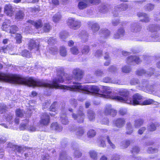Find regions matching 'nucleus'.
<instances>
[{"mask_svg":"<svg viewBox=\"0 0 160 160\" xmlns=\"http://www.w3.org/2000/svg\"><path fill=\"white\" fill-rule=\"evenodd\" d=\"M89 51V47L88 46H84L82 49V52L83 54H87Z\"/></svg>","mask_w":160,"mask_h":160,"instance_id":"nucleus-56","label":"nucleus"},{"mask_svg":"<svg viewBox=\"0 0 160 160\" xmlns=\"http://www.w3.org/2000/svg\"><path fill=\"white\" fill-rule=\"evenodd\" d=\"M8 147L12 148V149L16 152H22L25 151L26 149L25 148L14 145H12V144L11 143H8Z\"/></svg>","mask_w":160,"mask_h":160,"instance_id":"nucleus-13","label":"nucleus"},{"mask_svg":"<svg viewBox=\"0 0 160 160\" xmlns=\"http://www.w3.org/2000/svg\"><path fill=\"white\" fill-rule=\"evenodd\" d=\"M154 88L153 86L152 85H148L147 87H146V92H147L149 93L152 92L154 91Z\"/></svg>","mask_w":160,"mask_h":160,"instance_id":"nucleus-50","label":"nucleus"},{"mask_svg":"<svg viewBox=\"0 0 160 160\" xmlns=\"http://www.w3.org/2000/svg\"><path fill=\"white\" fill-rule=\"evenodd\" d=\"M72 73L77 80H80L82 78L83 72L81 69L79 68L75 69L73 70Z\"/></svg>","mask_w":160,"mask_h":160,"instance_id":"nucleus-16","label":"nucleus"},{"mask_svg":"<svg viewBox=\"0 0 160 160\" xmlns=\"http://www.w3.org/2000/svg\"><path fill=\"white\" fill-rule=\"evenodd\" d=\"M140 151L139 148L138 146H134L132 148V153H138Z\"/></svg>","mask_w":160,"mask_h":160,"instance_id":"nucleus-63","label":"nucleus"},{"mask_svg":"<svg viewBox=\"0 0 160 160\" xmlns=\"http://www.w3.org/2000/svg\"><path fill=\"white\" fill-rule=\"evenodd\" d=\"M22 38L21 34H16L15 38L17 43H20L22 42Z\"/></svg>","mask_w":160,"mask_h":160,"instance_id":"nucleus-53","label":"nucleus"},{"mask_svg":"<svg viewBox=\"0 0 160 160\" xmlns=\"http://www.w3.org/2000/svg\"><path fill=\"white\" fill-rule=\"evenodd\" d=\"M59 52L60 55L62 57H65L67 54L66 48L63 46L60 47Z\"/></svg>","mask_w":160,"mask_h":160,"instance_id":"nucleus-32","label":"nucleus"},{"mask_svg":"<svg viewBox=\"0 0 160 160\" xmlns=\"http://www.w3.org/2000/svg\"><path fill=\"white\" fill-rule=\"evenodd\" d=\"M128 8V6L126 4H122L121 5H118L114 8L113 11V16L114 17H117L118 16L119 13L120 12L125 10Z\"/></svg>","mask_w":160,"mask_h":160,"instance_id":"nucleus-6","label":"nucleus"},{"mask_svg":"<svg viewBox=\"0 0 160 160\" xmlns=\"http://www.w3.org/2000/svg\"><path fill=\"white\" fill-rule=\"evenodd\" d=\"M4 9L5 12L10 16H12L14 12L12 6L10 4L6 5Z\"/></svg>","mask_w":160,"mask_h":160,"instance_id":"nucleus-15","label":"nucleus"},{"mask_svg":"<svg viewBox=\"0 0 160 160\" xmlns=\"http://www.w3.org/2000/svg\"><path fill=\"white\" fill-rule=\"evenodd\" d=\"M94 74L97 76H102L104 74L102 71L99 69L95 70L94 72Z\"/></svg>","mask_w":160,"mask_h":160,"instance_id":"nucleus-57","label":"nucleus"},{"mask_svg":"<svg viewBox=\"0 0 160 160\" xmlns=\"http://www.w3.org/2000/svg\"><path fill=\"white\" fill-rule=\"evenodd\" d=\"M159 37L158 35L156 33L155 35L152 34L150 37L149 38V39L148 40H147V41L148 42H155L158 41L159 42L160 41V40H157L156 39L158 38Z\"/></svg>","mask_w":160,"mask_h":160,"instance_id":"nucleus-33","label":"nucleus"},{"mask_svg":"<svg viewBox=\"0 0 160 160\" xmlns=\"http://www.w3.org/2000/svg\"><path fill=\"white\" fill-rule=\"evenodd\" d=\"M88 24L91 27L93 35H94L100 29V26L97 23H94L89 22H88Z\"/></svg>","mask_w":160,"mask_h":160,"instance_id":"nucleus-14","label":"nucleus"},{"mask_svg":"<svg viewBox=\"0 0 160 160\" xmlns=\"http://www.w3.org/2000/svg\"><path fill=\"white\" fill-rule=\"evenodd\" d=\"M83 108L81 107H80L79 111L78 112V115L73 113L72 115V117L75 120H76L78 123H82L84 120V114L82 112Z\"/></svg>","mask_w":160,"mask_h":160,"instance_id":"nucleus-7","label":"nucleus"},{"mask_svg":"<svg viewBox=\"0 0 160 160\" xmlns=\"http://www.w3.org/2000/svg\"><path fill=\"white\" fill-rule=\"evenodd\" d=\"M143 122V120L140 118L135 120L134 123L135 128H139L142 124Z\"/></svg>","mask_w":160,"mask_h":160,"instance_id":"nucleus-30","label":"nucleus"},{"mask_svg":"<svg viewBox=\"0 0 160 160\" xmlns=\"http://www.w3.org/2000/svg\"><path fill=\"white\" fill-rule=\"evenodd\" d=\"M148 85V83L147 81L144 80L140 84V86L142 87V88L144 89V88H146Z\"/></svg>","mask_w":160,"mask_h":160,"instance_id":"nucleus-61","label":"nucleus"},{"mask_svg":"<svg viewBox=\"0 0 160 160\" xmlns=\"http://www.w3.org/2000/svg\"><path fill=\"white\" fill-rule=\"evenodd\" d=\"M18 30V28L15 25L12 26L10 27L9 31V32L12 33H15Z\"/></svg>","mask_w":160,"mask_h":160,"instance_id":"nucleus-46","label":"nucleus"},{"mask_svg":"<svg viewBox=\"0 0 160 160\" xmlns=\"http://www.w3.org/2000/svg\"><path fill=\"white\" fill-rule=\"evenodd\" d=\"M138 82L139 81L138 79L133 78L131 80L130 83L131 85H135L138 84Z\"/></svg>","mask_w":160,"mask_h":160,"instance_id":"nucleus-64","label":"nucleus"},{"mask_svg":"<svg viewBox=\"0 0 160 160\" xmlns=\"http://www.w3.org/2000/svg\"><path fill=\"white\" fill-rule=\"evenodd\" d=\"M58 48L56 47L53 46L50 48L49 52L51 54L55 55L58 53Z\"/></svg>","mask_w":160,"mask_h":160,"instance_id":"nucleus-41","label":"nucleus"},{"mask_svg":"<svg viewBox=\"0 0 160 160\" xmlns=\"http://www.w3.org/2000/svg\"><path fill=\"white\" fill-rule=\"evenodd\" d=\"M131 70V68L129 66H125L122 68V72L125 73H128Z\"/></svg>","mask_w":160,"mask_h":160,"instance_id":"nucleus-55","label":"nucleus"},{"mask_svg":"<svg viewBox=\"0 0 160 160\" xmlns=\"http://www.w3.org/2000/svg\"><path fill=\"white\" fill-rule=\"evenodd\" d=\"M89 154L91 158L94 160H96L98 159V153L94 150H91L89 151Z\"/></svg>","mask_w":160,"mask_h":160,"instance_id":"nucleus-34","label":"nucleus"},{"mask_svg":"<svg viewBox=\"0 0 160 160\" xmlns=\"http://www.w3.org/2000/svg\"><path fill=\"white\" fill-rule=\"evenodd\" d=\"M38 44L37 43L36 41L33 39L30 40L28 44V48L30 50L36 49L38 50Z\"/></svg>","mask_w":160,"mask_h":160,"instance_id":"nucleus-17","label":"nucleus"},{"mask_svg":"<svg viewBox=\"0 0 160 160\" xmlns=\"http://www.w3.org/2000/svg\"><path fill=\"white\" fill-rule=\"evenodd\" d=\"M64 78H65L66 80H68L71 79L72 78L71 75L62 72L61 75H58L57 78L54 79L52 83H51L50 81L47 82L40 80H36L32 77L24 78L17 75L6 74V82L13 84H23L33 87L36 86H42L49 88H57L60 87L63 89L64 92L66 91V90H69L74 91L71 89H68L67 88H65L64 87L65 86L72 87L74 85L67 86L62 85H59L58 84L59 83H62L63 82Z\"/></svg>","mask_w":160,"mask_h":160,"instance_id":"nucleus-1","label":"nucleus"},{"mask_svg":"<svg viewBox=\"0 0 160 160\" xmlns=\"http://www.w3.org/2000/svg\"><path fill=\"white\" fill-rule=\"evenodd\" d=\"M61 122L62 124L66 125L68 123V121L67 117L66 116L65 113L63 116L61 117Z\"/></svg>","mask_w":160,"mask_h":160,"instance_id":"nucleus-42","label":"nucleus"},{"mask_svg":"<svg viewBox=\"0 0 160 160\" xmlns=\"http://www.w3.org/2000/svg\"><path fill=\"white\" fill-rule=\"evenodd\" d=\"M16 115L18 117H22L23 115V112L21 110L17 109L16 112Z\"/></svg>","mask_w":160,"mask_h":160,"instance_id":"nucleus-58","label":"nucleus"},{"mask_svg":"<svg viewBox=\"0 0 160 160\" xmlns=\"http://www.w3.org/2000/svg\"><path fill=\"white\" fill-rule=\"evenodd\" d=\"M10 27L9 25L6 24V22H4L2 25V29L7 32L9 31Z\"/></svg>","mask_w":160,"mask_h":160,"instance_id":"nucleus-48","label":"nucleus"},{"mask_svg":"<svg viewBox=\"0 0 160 160\" xmlns=\"http://www.w3.org/2000/svg\"><path fill=\"white\" fill-rule=\"evenodd\" d=\"M130 28L131 31L135 33L139 32L142 28L140 25L136 22L132 23L131 24Z\"/></svg>","mask_w":160,"mask_h":160,"instance_id":"nucleus-12","label":"nucleus"},{"mask_svg":"<svg viewBox=\"0 0 160 160\" xmlns=\"http://www.w3.org/2000/svg\"><path fill=\"white\" fill-rule=\"evenodd\" d=\"M21 55L23 57H25L28 58L31 57L32 56L31 53L27 50H25L23 51L22 52Z\"/></svg>","mask_w":160,"mask_h":160,"instance_id":"nucleus-39","label":"nucleus"},{"mask_svg":"<svg viewBox=\"0 0 160 160\" xmlns=\"http://www.w3.org/2000/svg\"><path fill=\"white\" fill-rule=\"evenodd\" d=\"M70 102L71 104L74 107H76L77 105V100L75 99L72 98L70 99Z\"/></svg>","mask_w":160,"mask_h":160,"instance_id":"nucleus-60","label":"nucleus"},{"mask_svg":"<svg viewBox=\"0 0 160 160\" xmlns=\"http://www.w3.org/2000/svg\"><path fill=\"white\" fill-rule=\"evenodd\" d=\"M65 88L68 89H71L75 92H78L85 94H89L90 93H94L100 95V96L103 97L105 98H111L115 99L109 96L111 95L107 92L109 91L110 92H112L113 93H116L113 91H111L109 88L106 87H103V90L102 94L99 93L100 89L98 87L96 86H88V85H75L73 86L72 87H67L65 86Z\"/></svg>","mask_w":160,"mask_h":160,"instance_id":"nucleus-2","label":"nucleus"},{"mask_svg":"<svg viewBox=\"0 0 160 160\" xmlns=\"http://www.w3.org/2000/svg\"><path fill=\"white\" fill-rule=\"evenodd\" d=\"M70 51L73 54L77 55L79 52V50L76 47H73L71 48Z\"/></svg>","mask_w":160,"mask_h":160,"instance_id":"nucleus-37","label":"nucleus"},{"mask_svg":"<svg viewBox=\"0 0 160 160\" xmlns=\"http://www.w3.org/2000/svg\"><path fill=\"white\" fill-rule=\"evenodd\" d=\"M57 42L56 39L55 38L53 37H50L48 41V44L52 45L55 44Z\"/></svg>","mask_w":160,"mask_h":160,"instance_id":"nucleus-44","label":"nucleus"},{"mask_svg":"<svg viewBox=\"0 0 160 160\" xmlns=\"http://www.w3.org/2000/svg\"><path fill=\"white\" fill-rule=\"evenodd\" d=\"M59 160H72V158L67 156L65 151H62L60 153Z\"/></svg>","mask_w":160,"mask_h":160,"instance_id":"nucleus-22","label":"nucleus"},{"mask_svg":"<svg viewBox=\"0 0 160 160\" xmlns=\"http://www.w3.org/2000/svg\"><path fill=\"white\" fill-rule=\"evenodd\" d=\"M84 133V130L82 127H78L76 129V135L79 138L83 135Z\"/></svg>","mask_w":160,"mask_h":160,"instance_id":"nucleus-31","label":"nucleus"},{"mask_svg":"<svg viewBox=\"0 0 160 160\" xmlns=\"http://www.w3.org/2000/svg\"><path fill=\"white\" fill-rule=\"evenodd\" d=\"M60 37L63 40H64L69 36L68 33L66 31L61 32L60 34Z\"/></svg>","mask_w":160,"mask_h":160,"instance_id":"nucleus-40","label":"nucleus"},{"mask_svg":"<svg viewBox=\"0 0 160 160\" xmlns=\"http://www.w3.org/2000/svg\"><path fill=\"white\" fill-rule=\"evenodd\" d=\"M96 134V132L95 130L93 129L90 130L87 133V135L88 137L90 138H92L94 137Z\"/></svg>","mask_w":160,"mask_h":160,"instance_id":"nucleus-43","label":"nucleus"},{"mask_svg":"<svg viewBox=\"0 0 160 160\" xmlns=\"http://www.w3.org/2000/svg\"><path fill=\"white\" fill-rule=\"evenodd\" d=\"M159 125L158 124L157 122L150 123L148 127V129L150 131H154L156 129V127Z\"/></svg>","mask_w":160,"mask_h":160,"instance_id":"nucleus-26","label":"nucleus"},{"mask_svg":"<svg viewBox=\"0 0 160 160\" xmlns=\"http://www.w3.org/2000/svg\"><path fill=\"white\" fill-rule=\"evenodd\" d=\"M51 128L52 130L57 132H60L62 130V127L57 122L52 123L51 126Z\"/></svg>","mask_w":160,"mask_h":160,"instance_id":"nucleus-21","label":"nucleus"},{"mask_svg":"<svg viewBox=\"0 0 160 160\" xmlns=\"http://www.w3.org/2000/svg\"><path fill=\"white\" fill-rule=\"evenodd\" d=\"M136 74L138 76H142L144 75L146 77H147V71H145L143 69H140L137 70L136 71Z\"/></svg>","mask_w":160,"mask_h":160,"instance_id":"nucleus-36","label":"nucleus"},{"mask_svg":"<svg viewBox=\"0 0 160 160\" xmlns=\"http://www.w3.org/2000/svg\"><path fill=\"white\" fill-rule=\"evenodd\" d=\"M154 101L152 99H148L144 100L142 102V104L141 105H147L151 104L153 103Z\"/></svg>","mask_w":160,"mask_h":160,"instance_id":"nucleus-52","label":"nucleus"},{"mask_svg":"<svg viewBox=\"0 0 160 160\" xmlns=\"http://www.w3.org/2000/svg\"><path fill=\"white\" fill-rule=\"evenodd\" d=\"M108 92H107V93L111 95L109 96L120 102L133 105H141L142 104V100L143 99V97L138 93H136L134 95L132 98H131L129 97V92L126 89H122L119 92L120 97L118 96L117 93H113L112 92H109V91Z\"/></svg>","mask_w":160,"mask_h":160,"instance_id":"nucleus-3","label":"nucleus"},{"mask_svg":"<svg viewBox=\"0 0 160 160\" xmlns=\"http://www.w3.org/2000/svg\"><path fill=\"white\" fill-rule=\"evenodd\" d=\"M80 35L79 37H81V38L85 39L84 41L85 42L87 41V37H88L87 34L84 31H82L80 33Z\"/></svg>","mask_w":160,"mask_h":160,"instance_id":"nucleus-49","label":"nucleus"},{"mask_svg":"<svg viewBox=\"0 0 160 160\" xmlns=\"http://www.w3.org/2000/svg\"><path fill=\"white\" fill-rule=\"evenodd\" d=\"M133 132V128L131 122H128L126 124V132L127 134L130 135Z\"/></svg>","mask_w":160,"mask_h":160,"instance_id":"nucleus-27","label":"nucleus"},{"mask_svg":"<svg viewBox=\"0 0 160 160\" xmlns=\"http://www.w3.org/2000/svg\"><path fill=\"white\" fill-rule=\"evenodd\" d=\"M125 30L123 28H120L118 29L117 32L114 35V38L115 39H119L122 37L124 35Z\"/></svg>","mask_w":160,"mask_h":160,"instance_id":"nucleus-18","label":"nucleus"},{"mask_svg":"<svg viewBox=\"0 0 160 160\" xmlns=\"http://www.w3.org/2000/svg\"><path fill=\"white\" fill-rule=\"evenodd\" d=\"M108 10L109 9L107 6L104 4L102 5L100 8V11L103 13L107 12Z\"/></svg>","mask_w":160,"mask_h":160,"instance_id":"nucleus-45","label":"nucleus"},{"mask_svg":"<svg viewBox=\"0 0 160 160\" xmlns=\"http://www.w3.org/2000/svg\"><path fill=\"white\" fill-rule=\"evenodd\" d=\"M158 151V150L157 148H152V147H149L147 150L148 152L149 153H157Z\"/></svg>","mask_w":160,"mask_h":160,"instance_id":"nucleus-47","label":"nucleus"},{"mask_svg":"<svg viewBox=\"0 0 160 160\" xmlns=\"http://www.w3.org/2000/svg\"><path fill=\"white\" fill-rule=\"evenodd\" d=\"M87 116L89 120L92 121L95 119V114L93 111L88 110L87 111Z\"/></svg>","mask_w":160,"mask_h":160,"instance_id":"nucleus-25","label":"nucleus"},{"mask_svg":"<svg viewBox=\"0 0 160 160\" xmlns=\"http://www.w3.org/2000/svg\"><path fill=\"white\" fill-rule=\"evenodd\" d=\"M145 8L146 10L150 11L153 9L154 8V6L150 4H148L145 6Z\"/></svg>","mask_w":160,"mask_h":160,"instance_id":"nucleus-59","label":"nucleus"},{"mask_svg":"<svg viewBox=\"0 0 160 160\" xmlns=\"http://www.w3.org/2000/svg\"><path fill=\"white\" fill-rule=\"evenodd\" d=\"M104 113L106 115H110L112 117H114L117 112L115 110L112 108L111 105H108L106 106Z\"/></svg>","mask_w":160,"mask_h":160,"instance_id":"nucleus-9","label":"nucleus"},{"mask_svg":"<svg viewBox=\"0 0 160 160\" xmlns=\"http://www.w3.org/2000/svg\"><path fill=\"white\" fill-rule=\"evenodd\" d=\"M127 110L125 108H120L119 112L120 114L123 116L126 114Z\"/></svg>","mask_w":160,"mask_h":160,"instance_id":"nucleus-62","label":"nucleus"},{"mask_svg":"<svg viewBox=\"0 0 160 160\" xmlns=\"http://www.w3.org/2000/svg\"><path fill=\"white\" fill-rule=\"evenodd\" d=\"M43 30L46 32H48L50 30L51 27L49 24L46 23L44 24Z\"/></svg>","mask_w":160,"mask_h":160,"instance_id":"nucleus-51","label":"nucleus"},{"mask_svg":"<svg viewBox=\"0 0 160 160\" xmlns=\"http://www.w3.org/2000/svg\"><path fill=\"white\" fill-rule=\"evenodd\" d=\"M138 16L139 17H143V18L140 21L145 22H148L150 21V18L145 13L142 12H139L137 14Z\"/></svg>","mask_w":160,"mask_h":160,"instance_id":"nucleus-19","label":"nucleus"},{"mask_svg":"<svg viewBox=\"0 0 160 160\" xmlns=\"http://www.w3.org/2000/svg\"><path fill=\"white\" fill-rule=\"evenodd\" d=\"M61 18L62 16L60 13H56L52 17V21L55 23H58L61 20Z\"/></svg>","mask_w":160,"mask_h":160,"instance_id":"nucleus-29","label":"nucleus"},{"mask_svg":"<svg viewBox=\"0 0 160 160\" xmlns=\"http://www.w3.org/2000/svg\"><path fill=\"white\" fill-rule=\"evenodd\" d=\"M25 15L23 10H19L16 14V18L17 19H22Z\"/></svg>","mask_w":160,"mask_h":160,"instance_id":"nucleus-35","label":"nucleus"},{"mask_svg":"<svg viewBox=\"0 0 160 160\" xmlns=\"http://www.w3.org/2000/svg\"><path fill=\"white\" fill-rule=\"evenodd\" d=\"M147 29L151 32H154L160 30V26L150 25L148 26Z\"/></svg>","mask_w":160,"mask_h":160,"instance_id":"nucleus-20","label":"nucleus"},{"mask_svg":"<svg viewBox=\"0 0 160 160\" xmlns=\"http://www.w3.org/2000/svg\"><path fill=\"white\" fill-rule=\"evenodd\" d=\"M50 118L49 115L46 113H43L41 118V124L44 125H47L50 122Z\"/></svg>","mask_w":160,"mask_h":160,"instance_id":"nucleus-11","label":"nucleus"},{"mask_svg":"<svg viewBox=\"0 0 160 160\" xmlns=\"http://www.w3.org/2000/svg\"><path fill=\"white\" fill-rule=\"evenodd\" d=\"M28 22L33 25L37 29L40 28L42 25V23L41 20L36 22H34L32 20H29Z\"/></svg>","mask_w":160,"mask_h":160,"instance_id":"nucleus-23","label":"nucleus"},{"mask_svg":"<svg viewBox=\"0 0 160 160\" xmlns=\"http://www.w3.org/2000/svg\"><path fill=\"white\" fill-rule=\"evenodd\" d=\"M102 81L106 83H113L118 84V82L117 80H112V78L109 77H106L103 78L102 80Z\"/></svg>","mask_w":160,"mask_h":160,"instance_id":"nucleus-28","label":"nucleus"},{"mask_svg":"<svg viewBox=\"0 0 160 160\" xmlns=\"http://www.w3.org/2000/svg\"><path fill=\"white\" fill-rule=\"evenodd\" d=\"M126 119L123 118H118L113 121L115 126L119 128L123 127L126 123Z\"/></svg>","mask_w":160,"mask_h":160,"instance_id":"nucleus-8","label":"nucleus"},{"mask_svg":"<svg viewBox=\"0 0 160 160\" xmlns=\"http://www.w3.org/2000/svg\"><path fill=\"white\" fill-rule=\"evenodd\" d=\"M78 7L79 9L82 10L89 6V3L96 4L98 3L100 0H79Z\"/></svg>","mask_w":160,"mask_h":160,"instance_id":"nucleus-4","label":"nucleus"},{"mask_svg":"<svg viewBox=\"0 0 160 160\" xmlns=\"http://www.w3.org/2000/svg\"><path fill=\"white\" fill-rule=\"evenodd\" d=\"M67 24L71 28L74 30L78 29L81 26V22L79 20L72 18L68 19Z\"/></svg>","mask_w":160,"mask_h":160,"instance_id":"nucleus-5","label":"nucleus"},{"mask_svg":"<svg viewBox=\"0 0 160 160\" xmlns=\"http://www.w3.org/2000/svg\"><path fill=\"white\" fill-rule=\"evenodd\" d=\"M57 102H54L53 103L49 108V111L51 112L49 113L50 115L52 116H54L57 114V112H56V107L55 106Z\"/></svg>","mask_w":160,"mask_h":160,"instance_id":"nucleus-24","label":"nucleus"},{"mask_svg":"<svg viewBox=\"0 0 160 160\" xmlns=\"http://www.w3.org/2000/svg\"><path fill=\"white\" fill-rule=\"evenodd\" d=\"M100 33L102 34L101 35H103L104 37H106L109 35L110 33L109 31L107 29H102L100 31Z\"/></svg>","mask_w":160,"mask_h":160,"instance_id":"nucleus-38","label":"nucleus"},{"mask_svg":"<svg viewBox=\"0 0 160 160\" xmlns=\"http://www.w3.org/2000/svg\"><path fill=\"white\" fill-rule=\"evenodd\" d=\"M74 154L75 157L76 158H79L81 157L82 155V153L77 149L74 151Z\"/></svg>","mask_w":160,"mask_h":160,"instance_id":"nucleus-54","label":"nucleus"},{"mask_svg":"<svg viewBox=\"0 0 160 160\" xmlns=\"http://www.w3.org/2000/svg\"><path fill=\"white\" fill-rule=\"evenodd\" d=\"M140 62L139 58L135 55L131 56L128 57L127 61V63L130 64H132L133 62L138 64Z\"/></svg>","mask_w":160,"mask_h":160,"instance_id":"nucleus-10","label":"nucleus"}]
</instances>
